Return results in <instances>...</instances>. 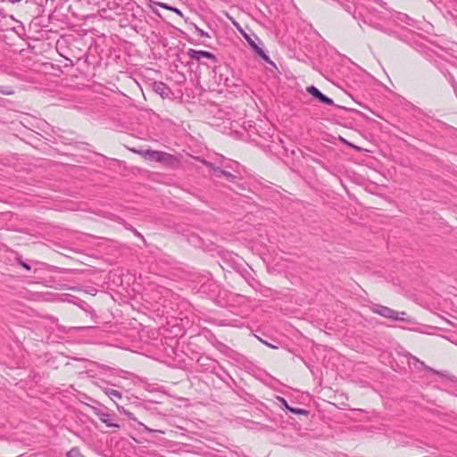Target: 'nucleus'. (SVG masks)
Listing matches in <instances>:
<instances>
[{
	"label": "nucleus",
	"mask_w": 457,
	"mask_h": 457,
	"mask_svg": "<svg viewBox=\"0 0 457 457\" xmlns=\"http://www.w3.org/2000/svg\"><path fill=\"white\" fill-rule=\"evenodd\" d=\"M142 155L145 159L164 163L170 166H174L179 163V160L177 157L165 152L148 149L143 152Z\"/></svg>",
	"instance_id": "nucleus-1"
},
{
	"label": "nucleus",
	"mask_w": 457,
	"mask_h": 457,
	"mask_svg": "<svg viewBox=\"0 0 457 457\" xmlns=\"http://www.w3.org/2000/svg\"><path fill=\"white\" fill-rule=\"evenodd\" d=\"M370 310L373 313L380 315L386 319L392 320H407V313L405 312H397L387 306L381 304H372Z\"/></svg>",
	"instance_id": "nucleus-2"
},
{
	"label": "nucleus",
	"mask_w": 457,
	"mask_h": 457,
	"mask_svg": "<svg viewBox=\"0 0 457 457\" xmlns=\"http://www.w3.org/2000/svg\"><path fill=\"white\" fill-rule=\"evenodd\" d=\"M436 6L446 19H457V0H439Z\"/></svg>",
	"instance_id": "nucleus-3"
},
{
	"label": "nucleus",
	"mask_w": 457,
	"mask_h": 457,
	"mask_svg": "<svg viewBox=\"0 0 457 457\" xmlns=\"http://www.w3.org/2000/svg\"><path fill=\"white\" fill-rule=\"evenodd\" d=\"M151 88L163 99L169 98L172 95L171 89L162 81H154L151 83Z\"/></svg>",
	"instance_id": "nucleus-4"
},
{
	"label": "nucleus",
	"mask_w": 457,
	"mask_h": 457,
	"mask_svg": "<svg viewBox=\"0 0 457 457\" xmlns=\"http://www.w3.org/2000/svg\"><path fill=\"white\" fill-rule=\"evenodd\" d=\"M187 55L190 59L195 60L197 62H200L202 58H207L212 60L213 62H217V58L214 54H212L210 52L203 51V50H195V49H189L187 51Z\"/></svg>",
	"instance_id": "nucleus-5"
},
{
	"label": "nucleus",
	"mask_w": 457,
	"mask_h": 457,
	"mask_svg": "<svg viewBox=\"0 0 457 457\" xmlns=\"http://www.w3.org/2000/svg\"><path fill=\"white\" fill-rule=\"evenodd\" d=\"M94 413L99 418V420L104 422L109 428H120L117 423H114L112 420V415L105 412L98 408H93Z\"/></svg>",
	"instance_id": "nucleus-6"
},
{
	"label": "nucleus",
	"mask_w": 457,
	"mask_h": 457,
	"mask_svg": "<svg viewBox=\"0 0 457 457\" xmlns=\"http://www.w3.org/2000/svg\"><path fill=\"white\" fill-rule=\"evenodd\" d=\"M244 37L249 44V46L254 50V52L266 62L272 63L270 57L266 54L262 48H261L255 41L247 34H244Z\"/></svg>",
	"instance_id": "nucleus-7"
},
{
	"label": "nucleus",
	"mask_w": 457,
	"mask_h": 457,
	"mask_svg": "<svg viewBox=\"0 0 457 457\" xmlns=\"http://www.w3.org/2000/svg\"><path fill=\"white\" fill-rule=\"evenodd\" d=\"M306 91L311 94L315 98L319 99L321 103L326 104L328 105H333L334 101L322 94L316 87L310 86L306 87Z\"/></svg>",
	"instance_id": "nucleus-8"
},
{
	"label": "nucleus",
	"mask_w": 457,
	"mask_h": 457,
	"mask_svg": "<svg viewBox=\"0 0 457 457\" xmlns=\"http://www.w3.org/2000/svg\"><path fill=\"white\" fill-rule=\"evenodd\" d=\"M203 163L207 166L208 168H211L216 174L218 177H221V176H224L225 178H227L229 181H232L234 182L235 179H237L236 176H234L233 174H231L230 172L228 171H226L224 170H221L220 167L218 166H215L214 164H212V162H207V161H202Z\"/></svg>",
	"instance_id": "nucleus-9"
},
{
	"label": "nucleus",
	"mask_w": 457,
	"mask_h": 457,
	"mask_svg": "<svg viewBox=\"0 0 457 457\" xmlns=\"http://www.w3.org/2000/svg\"><path fill=\"white\" fill-rule=\"evenodd\" d=\"M103 391L112 400L121 399V397H122V394L120 391L112 389V388L104 387V388H103Z\"/></svg>",
	"instance_id": "nucleus-10"
},
{
	"label": "nucleus",
	"mask_w": 457,
	"mask_h": 457,
	"mask_svg": "<svg viewBox=\"0 0 457 457\" xmlns=\"http://www.w3.org/2000/svg\"><path fill=\"white\" fill-rule=\"evenodd\" d=\"M289 411H291L292 413H295V414H301V415H307L308 414V411L304 409H300V408H290L289 409Z\"/></svg>",
	"instance_id": "nucleus-11"
},
{
	"label": "nucleus",
	"mask_w": 457,
	"mask_h": 457,
	"mask_svg": "<svg viewBox=\"0 0 457 457\" xmlns=\"http://www.w3.org/2000/svg\"><path fill=\"white\" fill-rule=\"evenodd\" d=\"M140 426H142L144 428V429L145 431H148V432H158V433H161V434H163L164 432L162 430H154L152 428H149L148 427H146L145 424L143 423H139Z\"/></svg>",
	"instance_id": "nucleus-12"
},
{
	"label": "nucleus",
	"mask_w": 457,
	"mask_h": 457,
	"mask_svg": "<svg viewBox=\"0 0 457 457\" xmlns=\"http://www.w3.org/2000/svg\"><path fill=\"white\" fill-rule=\"evenodd\" d=\"M196 29V31L198 32V34L201 36V37H209V34L207 32H205L204 30L199 29L198 27L195 28Z\"/></svg>",
	"instance_id": "nucleus-13"
},
{
	"label": "nucleus",
	"mask_w": 457,
	"mask_h": 457,
	"mask_svg": "<svg viewBox=\"0 0 457 457\" xmlns=\"http://www.w3.org/2000/svg\"><path fill=\"white\" fill-rule=\"evenodd\" d=\"M19 263L21 267H23L24 269H26L27 270H31V267L25 262L23 261H19Z\"/></svg>",
	"instance_id": "nucleus-14"
},
{
	"label": "nucleus",
	"mask_w": 457,
	"mask_h": 457,
	"mask_svg": "<svg viewBox=\"0 0 457 457\" xmlns=\"http://www.w3.org/2000/svg\"><path fill=\"white\" fill-rule=\"evenodd\" d=\"M0 92L4 95H12L13 94V91L12 90H7V89H4V90H0Z\"/></svg>",
	"instance_id": "nucleus-15"
},
{
	"label": "nucleus",
	"mask_w": 457,
	"mask_h": 457,
	"mask_svg": "<svg viewBox=\"0 0 457 457\" xmlns=\"http://www.w3.org/2000/svg\"><path fill=\"white\" fill-rule=\"evenodd\" d=\"M282 402L284 403L285 407L289 411V409H290L291 407L287 404V403L286 402V400L282 399Z\"/></svg>",
	"instance_id": "nucleus-16"
},
{
	"label": "nucleus",
	"mask_w": 457,
	"mask_h": 457,
	"mask_svg": "<svg viewBox=\"0 0 457 457\" xmlns=\"http://www.w3.org/2000/svg\"><path fill=\"white\" fill-rule=\"evenodd\" d=\"M411 359H412L414 361L420 362L421 365H424V362L420 361L416 357L412 356V357H411Z\"/></svg>",
	"instance_id": "nucleus-17"
},
{
	"label": "nucleus",
	"mask_w": 457,
	"mask_h": 457,
	"mask_svg": "<svg viewBox=\"0 0 457 457\" xmlns=\"http://www.w3.org/2000/svg\"><path fill=\"white\" fill-rule=\"evenodd\" d=\"M160 6L165 8V9H171L170 7H169L166 4H160Z\"/></svg>",
	"instance_id": "nucleus-18"
},
{
	"label": "nucleus",
	"mask_w": 457,
	"mask_h": 457,
	"mask_svg": "<svg viewBox=\"0 0 457 457\" xmlns=\"http://www.w3.org/2000/svg\"><path fill=\"white\" fill-rule=\"evenodd\" d=\"M173 10L176 12V13L181 14V12L179 10H178V9H173Z\"/></svg>",
	"instance_id": "nucleus-19"
},
{
	"label": "nucleus",
	"mask_w": 457,
	"mask_h": 457,
	"mask_svg": "<svg viewBox=\"0 0 457 457\" xmlns=\"http://www.w3.org/2000/svg\"><path fill=\"white\" fill-rule=\"evenodd\" d=\"M263 344L268 345V346H270V344L267 343L266 341H263Z\"/></svg>",
	"instance_id": "nucleus-20"
},
{
	"label": "nucleus",
	"mask_w": 457,
	"mask_h": 457,
	"mask_svg": "<svg viewBox=\"0 0 457 457\" xmlns=\"http://www.w3.org/2000/svg\"><path fill=\"white\" fill-rule=\"evenodd\" d=\"M263 344L268 345V346H270V344L267 343L266 341H263Z\"/></svg>",
	"instance_id": "nucleus-21"
},
{
	"label": "nucleus",
	"mask_w": 457,
	"mask_h": 457,
	"mask_svg": "<svg viewBox=\"0 0 457 457\" xmlns=\"http://www.w3.org/2000/svg\"><path fill=\"white\" fill-rule=\"evenodd\" d=\"M263 344L268 345V346H270V344L267 343L266 341H263Z\"/></svg>",
	"instance_id": "nucleus-22"
},
{
	"label": "nucleus",
	"mask_w": 457,
	"mask_h": 457,
	"mask_svg": "<svg viewBox=\"0 0 457 457\" xmlns=\"http://www.w3.org/2000/svg\"><path fill=\"white\" fill-rule=\"evenodd\" d=\"M263 344L268 345V346H270V344L267 343L266 341H263Z\"/></svg>",
	"instance_id": "nucleus-23"
}]
</instances>
